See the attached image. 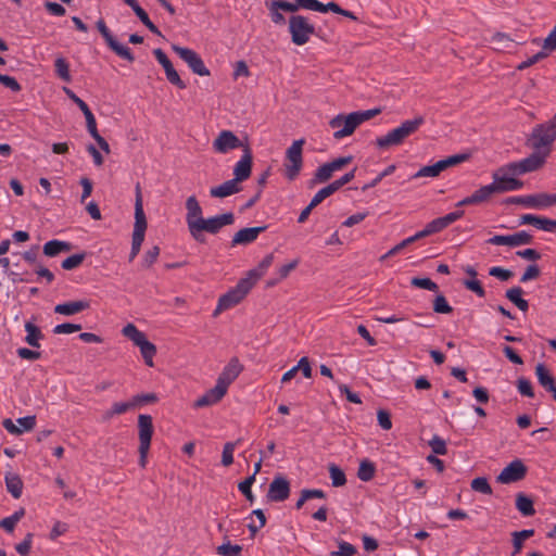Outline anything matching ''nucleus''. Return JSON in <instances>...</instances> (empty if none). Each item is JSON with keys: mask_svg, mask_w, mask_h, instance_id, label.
I'll return each instance as SVG.
<instances>
[{"mask_svg": "<svg viewBox=\"0 0 556 556\" xmlns=\"http://www.w3.org/2000/svg\"><path fill=\"white\" fill-rule=\"evenodd\" d=\"M186 223L189 233L199 243L206 242L204 232L216 235L223 227L232 225L235 222V216L231 212L204 218L203 210L195 195H190L186 200Z\"/></svg>", "mask_w": 556, "mask_h": 556, "instance_id": "f257e3e1", "label": "nucleus"}, {"mask_svg": "<svg viewBox=\"0 0 556 556\" xmlns=\"http://www.w3.org/2000/svg\"><path fill=\"white\" fill-rule=\"evenodd\" d=\"M381 112L380 109H371L366 111H356L348 115L339 114L330 119L329 126L336 129L333 138L340 140L351 136L354 130L364 122L375 117Z\"/></svg>", "mask_w": 556, "mask_h": 556, "instance_id": "f03ea898", "label": "nucleus"}, {"mask_svg": "<svg viewBox=\"0 0 556 556\" xmlns=\"http://www.w3.org/2000/svg\"><path fill=\"white\" fill-rule=\"evenodd\" d=\"M556 140V114L546 123L536 125L527 139L526 144L535 152L549 155L552 144Z\"/></svg>", "mask_w": 556, "mask_h": 556, "instance_id": "7ed1b4c3", "label": "nucleus"}, {"mask_svg": "<svg viewBox=\"0 0 556 556\" xmlns=\"http://www.w3.org/2000/svg\"><path fill=\"white\" fill-rule=\"evenodd\" d=\"M425 123L422 116H416L413 119L404 121L399 127L390 130L387 135L376 139V146L379 149H388L393 146H400L410 135L415 134Z\"/></svg>", "mask_w": 556, "mask_h": 556, "instance_id": "20e7f679", "label": "nucleus"}, {"mask_svg": "<svg viewBox=\"0 0 556 556\" xmlns=\"http://www.w3.org/2000/svg\"><path fill=\"white\" fill-rule=\"evenodd\" d=\"M136 200H135V224L134 231L131 238V251L129 254V261H134V258L138 255L141 249V244L144 240L146 230H147V218L143 211L142 203V193L140 184L136 185Z\"/></svg>", "mask_w": 556, "mask_h": 556, "instance_id": "39448f33", "label": "nucleus"}, {"mask_svg": "<svg viewBox=\"0 0 556 556\" xmlns=\"http://www.w3.org/2000/svg\"><path fill=\"white\" fill-rule=\"evenodd\" d=\"M136 200H135V224L134 231L131 238V251L129 254V261H134V258L138 255L141 249V244L144 240L146 230H147V218L143 211L142 203V193L140 184L136 185Z\"/></svg>", "mask_w": 556, "mask_h": 556, "instance_id": "423d86ee", "label": "nucleus"}, {"mask_svg": "<svg viewBox=\"0 0 556 556\" xmlns=\"http://www.w3.org/2000/svg\"><path fill=\"white\" fill-rule=\"evenodd\" d=\"M136 200H135V224L134 231L131 238V251L129 254V261H134V258L138 255L141 249V244L144 240L146 230H147V218L143 211L142 203V193L140 184L136 185Z\"/></svg>", "mask_w": 556, "mask_h": 556, "instance_id": "0eeeda50", "label": "nucleus"}, {"mask_svg": "<svg viewBox=\"0 0 556 556\" xmlns=\"http://www.w3.org/2000/svg\"><path fill=\"white\" fill-rule=\"evenodd\" d=\"M253 288V285L249 279L241 278L235 288L230 289L228 292L223 294L217 303V306L213 313V316H217L224 311H227L237 304H239Z\"/></svg>", "mask_w": 556, "mask_h": 556, "instance_id": "6e6552de", "label": "nucleus"}, {"mask_svg": "<svg viewBox=\"0 0 556 556\" xmlns=\"http://www.w3.org/2000/svg\"><path fill=\"white\" fill-rule=\"evenodd\" d=\"M122 333L140 349V353L144 359V363L152 367L153 357L156 354V348L152 342L148 341L146 334L140 331L134 324H127L122 329Z\"/></svg>", "mask_w": 556, "mask_h": 556, "instance_id": "1a4fd4ad", "label": "nucleus"}, {"mask_svg": "<svg viewBox=\"0 0 556 556\" xmlns=\"http://www.w3.org/2000/svg\"><path fill=\"white\" fill-rule=\"evenodd\" d=\"M154 432L153 419L150 415L141 414L138 416V438L140 455L139 464L143 468L147 464V456L151 445V439Z\"/></svg>", "mask_w": 556, "mask_h": 556, "instance_id": "9d476101", "label": "nucleus"}, {"mask_svg": "<svg viewBox=\"0 0 556 556\" xmlns=\"http://www.w3.org/2000/svg\"><path fill=\"white\" fill-rule=\"evenodd\" d=\"M305 143L304 139H299L293 141V143L287 149L286 152V162L285 166V176L289 180H294L303 166V157L302 150L303 144Z\"/></svg>", "mask_w": 556, "mask_h": 556, "instance_id": "9b49d317", "label": "nucleus"}, {"mask_svg": "<svg viewBox=\"0 0 556 556\" xmlns=\"http://www.w3.org/2000/svg\"><path fill=\"white\" fill-rule=\"evenodd\" d=\"M289 33L291 40L296 46H303L309 41L312 35L315 34V27L305 16L292 15L289 18Z\"/></svg>", "mask_w": 556, "mask_h": 556, "instance_id": "f8f14e48", "label": "nucleus"}, {"mask_svg": "<svg viewBox=\"0 0 556 556\" xmlns=\"http://www.w3.org/2000/svg\"><path fill=\"white\" fill-rule=\"evenodd\" d=\"M546 159V153L533 150L528 157L506 164V169L510 170L513 176L523 175L540 169L545 164Z\"/></svg>", "mask_w": 556, "mask_h": 556, "instance_id": "ddd939ff", "label": "nucleus"}, {"mask_svg": "<svg viewBox=\"0 0 556 556\" xmlns=\"http://www.w3.org/2000/svg\"><path fill=\"white\" fill-rule=\"evenodd\" d=\"M492 178L495 193L516 191L523 187V182L517 179L516 176L510 175V170L506 169V165L493 172Z\"/></svg>", "mask_w": 556, "mask_h": 556, "instance_id": "4468645a", "label": "nucleus"}, {"mask_svg": "<svg viewBox=\"0 0 556 556\" xmlns=\"http://www.w3.org/2000/svg\"><path fill=\"white\" fill-rule=\"evenodd\" d=\"M506 203L521 204L530 208H546L556 204V193H536L520 197H510Z\"/></svg>", "mask_w": 556, "mask_h": 556, "instance_id": "2eb2a0df", "label": "nucleus"}, {"mask_svg": "<svg viewBox=\"0 0 556 556\" xmlns=\"http://www.w3.org/2000/svg\"><path fill=\"white\" fill-rule=\"evenodd\" d=\"M96 26H97V29L99 30V33L101 34V36L103 37V39L105 40L108 47L116 55H118L119 58H122L130 63L135 61V56H134L131 50L128 47L119 43L115 39V37L111 33V30L108 28L103 18L98 20L96 23Z\"/></svg>", "mask_w": 556, "mask_h": 556, "instance_id": "dca6fc26", "label": "nucleus"}, {"mask_svg": "<svg viewBox=\"0 0 556 556\" xmlns=\"http://www.w3.org/2000/svg\"><path fill=\"white\" fill-rule=\"evenodd\" d=\"M172 49L184 60L190 70L199 76H210V70L205 66L201 56L192 49L173 45Z\"/></svg>", "mask_w": 556, "mask_h": 556, "instance_id": "f3484780", "label": "nucleus"}, {"mask_svg": "<svg viewBox=\"0 0 556 556\" xmlns=\"http://www.w3.org/2000/svg\"><path fill=\"white\" fill-rule=\"evenodd\" d=\"M528 468L521 459H515L509 463L496 477V481L503 484H509L521 481L527 475Z\"/></svg>", "mask_w": 556, "mask_h": 556, "instance_id": "a211bd4d", "label": "nucleus"}, {"mask_svg": "<svg viewBox=\"0 0 556 556\" xmlns=\"http://www.w3.org/2000/svg\"><path fill=\"white\" fill-rule=\"evenodd\" d=\"M290 492L289 480L281 475H277L269 483L266 497L269 502L279 503L286 501L290 496Z\"/></svg>", "mask_w": 556, "mask_h": 556, "instance_id": "6ab92c4d", "label": "nucleus"}, {"mask_svg": "<svg viewBox=\"0 0 556 556\" xmlns=\"http://www.w3.org/2000/svg\"><path fill=\"white\" fill-rule=\"evenodd\" d=\"M533 241V237L525 231H518L513 235H496L492 238L488 239L489 244L494 245H508V247H520L523 244H531Z\"/></svg>", "mask_w": 556, "mask_h": 556, "instance_id": "aec40b11", "label": "nucleus"}, {"mask_svg": "<svg viewBox=\"0 0 556 556\" xmlns=\"http://www.w3.org/2000/svg\"><path fill=\"white\" fill-rule=\"evenodd\" d=\"M245 146L231 130H222L213 141V149L222 154Z\"/></svg>", "mask_w": 556, "mask_h": 556, "instance_id": "412c9836", "label": "nucleus"}, {"mask_svg": "<svg viewBox=\"0 0 556 556\" xmlns=\"http://www.w3.org/2000/svg\"><path fill=\"white\" fill-rule=\"evenodd\" d=\"M243 370V365L237 357H232L223 368L216 382L228 390L229 386L237 379Z\"/></svg>", "mask_w": 556, "mask_h": 556, "instance_id": "4be33fe9", "label": "nucleus"}, {"mask_svg": "<svg viewBox=\"0 0 556 556\" xmlns=\"http://www.w3.org/2000/svg\"><path fill=\"white\" fill-rule=\"evenodd\" d=\"M252 161L253 156L251 149L249 146H245L243 149V155L233 167V179L239 184L247 180L251 176Z\"/></svg>", "mask_w": 556, "mask_h": 556, "instance_id": "5701e85b", "label": "nucleus"}, {"mask_svg": "<svg viewBox=\"0 0 556 556\" xmlns=\"http://www.w3.org/2000/svg\"><path fill=\"white\" fill-rule=\"evenodd\" d=\"M267 229V226L248 227L242 228L235 233L231 240V245L249 244L254 242L257 237Z\"/></svg>", "mask_w": 556, "mask_h": 556, "instance_id": "b1692460", "label": "nucleus"}, {"mask_svg": "<svg viewBox=\"0 0 556 556\" xmlns=\"http://www.w3.org/2000/svg\"><path fill=\"white\" fill-rule=\"evenodd\" d=\"M227 393V389L216 382L215 387L207 390L194 402V407L201 408L218 403Z\"/></svg>", "mask_w": 556, "mask_h": 556, "instance_id": "393cba45", "label": "nucleus"}, {"mask_svg": "<svg viewBox=\"0 0 556 556\" xmlns=\"http://www.w3.org/2000/svg\"><path fill=\"white\" fill-rule=\"evenodd\" d=\"M89 307L90 301L88 300L71 301L55 305L54 313L65 316H72L85 309H88Z\"/></svg>", "mask_w": 556, "mask_h": 556, "instance_id": "a878e982", "label": "nucleus"}, {"mask_svg": "<svg viewBox=\"0 0 556 556\" xmlns=\"http://www.w3.org/2000/svg\"><path fill=\"white\" fill-rule=\"evenodd\" d=\"M241 191V187L237 180L229 179L223 182L219 186L213 187L210 190V194L212 198H226L232 194H236Z\"/></svg>", "mask_w": 556, "mask_h": 556, "instance_id": "bb28decb", "label": "nucleus"}, {"mask_svg": "<svg viewBox=\"0 0 556 556\" xmlns=\"http://www.w3.org/2000/svg\"><path fill=\"white\" fill-rule=\"evenodd\" d=\"M535 375L538 377L539 383L548 392L553 394V397H556V386L555 379L549 374L544 364H538L535 367Z\"/></svg>", "mask_w": 556, "mask_h": 556, "instance_id": "cd10ccee", "label": "nucleus"}, {"mask_svg": "<svg viewBox=\"0 0 556 556\" xmlns=\"http://www.w3.org/2000/svg\"><path fill=\"white\" fill-rule=\"evenodd\" d=\"M129 5L141 23L154 35L161 36L160 29L152 23L148 13L139 5L137 0H123Z\"/></svg>", "mask_w": 556, "mask_h": 556, "instance_id": "c85d7f7f", "label": "nucleus"}, {"mask_svg": "<svg viewBox=\"0 0 556 556\" xmlns=\"http://www.w3.org/2000/svg\"><path fill=\"white\" fill-rule=\"evenodd\" d=\"M72 248L73 245L70 242L54 239L43 244L42 252L48 257H55L61 253L70 252Z\"/></svg>", "mask_w": 556, "mask_h": 556, "instance_id": "c756f323", "label": "nucleus"}, {"mask_svg": "<svg viewBox=\"0 0 556 556\" xmlns=\"http://www.w3.org/2000/svg\"><path fill=\"white\" fill-rule=\"evenodd\" d=\"M274 262V254H267L258 264L256 268H253L247 273L245 278L254 286L256 281L267 271Z\"/></svg>", "mask_w": 556, "mask_h": 556, "instance_id": "7c9ffc66", "label": "nucleus"}, {"mask_svg": "<svg viewBox=\"0 0 556 556\" xmlns=\"http://www.w3.org/2000/svg\"><path fill=\"white\" fill-rule=\"evenodd\" d=\"M523 290L520 287H513L508 289L505 296L514 303L521 312H527L529 303L522 298Z\"/></svg>", "mask_w": 556, "mask_h": 556, "instance_id": "2f4dec72", "label": "nucleus"}, {"mask_svg": "<svg viewBox=\"0 0 556 556\" xmlns=\"http://www.w3.org/2000/svg\"><path fill=\"white\" fill-rule=\"evenodd\" d=\"M5 485L9 493L14 498H20L23 491V481L16 473L5 475Z\"/></svg>", "mask_w": 556, "mask_h": 556, "instance_id": "473e14b6", "label": "nucleus"}, {"mask_svg": "<svg viewBox=\"0 0 556 556\" xmlns=\"http://www.w3.org/2000/svg\"><path fill=\"white\" fill-rule=\"evenodd\" d=\"M516 508L526 517L533 516L535 514L533 501L523 493H518L516 495Z\"/></svg>", "mask_w": 556, "mask_h": 556, "instance_id": "72a5a7b5", "label": "nucleus"}, {"mask_svg": "<svg viewBox=\"0 0 556 556\" xmlns=\"http://www.w3.org/2000/svg\"><path fill=\"white\" fill-rule=\"evenodd\" d=\"M551 218L525 214L520 217V225H532L540 230L546 231L548 229Z\"/></svg>", "mask_w": 556, "mask_h": 556, "instance_id": "f704fd0d", "label": "nucleus"}, {"mask_svg": "<svg viewBox=\"0 0 556 556\" xmlns=\"http://www.w3.org/2000/svg\"><path fill=\"white\" fill-rule=\"evenodd\" d=\"M25 330L27 332L25 342L33 348H39V340L43 338L41 330L30 321L25 324Z\"/></svg>", "mask_w": 556, "mask_h": 556, "instance_id": "c9c22d12", "label": "nucleus"}, {"mask_svg": "<svg viewBox=\"0 0 556 556\" xmlns=\"http://www.w3.org/2000/svg\"><path fill=\"white\" fill-rule=\"evenodd\" d=\"M493 194H496L495 188H494L493 184H490L486 186H482L478 190H476L471 194V198H472L475 205H478V204L488 202L492 198Z\"/></svg>", "mask_w": 556, "mask_h": 556, "instance_id": "e433bc0d", "label": "nucleus"}, {"mask_svg": "<svg viewBox=\"0 0 556 556\" xmlns=\"http://www.w3.org/2000/svg\"><path fill=\"white\" fill-rule=\"evenodd\" d=\"M444 170L443 164L440 161L432 165H427L421 167L416 174L412 176V179L420 178V177H437Z\"/></svg>", "mask_w": 556, "mask_h": 556, "instance_id": "4c0bfd02", "label": "nucleus"}, {"mask_svg": "<svg viewBox=\"0 0 556 556\" xmlns=\"http://www.w3.org/2000/svg\"><path fill=\"white\" fill-rule=\"evenodd\" d=\"M375 472H376L375 464L368 459H364L359 464L357 477L359 480H362L364 482H368L374 478Z\"/></svg>", "mask_w": 556, "mask_h": 556, "instance_id": "58836bf2", "label": "nucleus"}, {"mask_svg": "<svg viewBox=\"0 0 556 556\" xmlns=\"http://www.w3.org/2000/svg\"><path fill=\"white\" fill-rule=\"evenodd\" d=\"M54 68L58 77L63 81L70 83L72 80L70 65L64 58L60 56L54 61Z\"/></svg>", "mask_w": 556, "mask_h": 556, "instance_id": "ea45409f", "label": "nucleus"}, {"mask_svg": "<svg viewBox=\"0 0 556 556\" xmlns=\"http://www.w3.org/2000/svg\"><path fill=\"white\" fill-rule=\"evenodd\" d=\"M333 173V169L328 163L323 164L315 172L312 185L326 182L332 177Z\"/></svg>", "mask_w": 556, "mask_h": 556, "instance_id": "a19ab883", "label": "nucleus"}, {"mask_svg": "<svg viewBox=\"0 0 556 556\" xmlns=\"http://www.w3.org/2000/svg\"><path fill=\"white\" fill-rule=\"evenodd\" d=\"M329 473L333 486H342L346 483V477L343 470L334 464L329 466Z\"/></svg>", "mask_w": 556, "mask_h": 556, "instance_id": "79ce46f5", "label": "nucleus"}, {"mask_svg": "<svg viewBox=\"0 0 556 556\" xmlns=\"http://www.w3.org/2000/svg\"><path fill=\"white\" fill-rule=\"evenodd\" d=\"M130 400L134 408H137L142 407L147 404L155 403L157 401V396L155 393H142L134 395Z\"/></svg>", "mask_w": 556, "mask_h": 556, "instance_id": "37998d69", "label": "nucleus"}, {"mask_svg": "<svg viewBox=\"0 0 556 556\" xmlns=\"http://www.w3.org/2000/svg\"><path fill=\"white\" fill-rule=\"evenodd\" d=\"M86 257V253H77L66 257L61 266L65 270H72L79 267Z\"/></svg>", "mask_w": 556, "mask_h": 556, "instance_id": "c03bdc74", "label": "nucleus"}, {"mask_svg": "<svg viewBox=\"0 0 556 556\" xmlns=\"http://www.w3.org/2000/svg\"><path fill=\"white\" fill-rule=\"evenodd\" d=\"M357 553L356 547L345 541L338 542V549L332 551L330 556H354Z\"/></svg>", "mask_w": 556, "mask_h": 556, "instance_id": "a18cd8bd", "label": "nucleus"}, {"mask_svg": "<svg viewBox=\"0 0 556 556\" xmlns=\"http://www.w3.org/2000/svg\"><path fill=\"white\" fill-rule=\"evenodd\" d=\"M470 486L476 492L486 494V495L492 494V488H491L488 479L484 477L475 478L471 481Z\"/></svg>", "mask_w": 556, "mask_h": 556, "instance_id": "49530a36", "label": "nucleus"}, {"mask_svg": "<svg viewBox=\"0 0 556 556\" xmlns=\"http://www.w3.org/2000/svg\"><path fill=\"white\" fill-rule=\"evenodd\" d=\"M433 311L438 314H451L453 307L447 303L443 294H438L433 301Z\"/></svg>", "mask_w": 556, "mask_h": 556, "instance_id": "de8ad7c7", "label": "nucleus"}, {"mask_svg": "<svg viewBox=\"0 0 556 556\" xmlns=\"http://www.w3.org/2000/svg\"><path fill=\"white\" fill-rule=\"evenodd\" d=\"M429 446L435 455H445L447 453L445 441L437 434L429 441Z\"/></svg>", "mask_w": 556, "mask_h": 556, "instance_id": "09e8293b", "label": "nucleus"}, {"mask_svg": "<svg viewBox=\"0 0 556 556\" xmlns=\"http://www.w3.org/2000/svg\"><path fill=\"white\" fill-rule=\"evenodd\" d=\"M242 551V547L237 544H231L230 542H226L217 547V554L222 556H236L239 555Z\"/></svg>", "mask_w": 556, "mask_h": 556, "instance_id": "8fccbe9b", "label": "nucleus"}, {"mask_svg": "<svg viewBox=\"0 0 556 556\" xmlns=\"http://www.w3.org/2000/svg\"><path fill=\"white\" fill-rule=\"evenodd\" d=\"M236 442H227L223 448L222 464L226 467L233 463V451L236 448Z\"/></svg>", "mask_w": 556, "mask_h": 556, "instance_id": "3c124183", "label": "nucleus"}, {"mask_svg": "<svg viewBox=\"0 0 556 556\" xmlns=\"http://www.w3.org/2000/svg\"><path fill=\"white\" fill-rule=\"evenodd\" d=\"M80 330H81V325L71 324V323L60 324L53 328V332L55 334H68V333H74V332H77Z\"/></svg>", "mask_w": 556, "mask_h": 556, "instance_id": "603ef678", "label": "nucleus"}, {"mask_svg": "<svg viewBox=\"0 0 556 556\" xmlns=\"http://www.w3.org/2000/svg\"><path fill=\"white\" fill-rule=\"evenodd\" d=\"M355 173H356V168H353L349 173L344 174L341 178H339V179L332 181L331 184H329L330 188H332V191L336 192L340 188H342L344 185H346L350 181H352L354 179V177H355Z\"/></svg>", "mask_w": 556, "mask_h": 556, "instance_id": "864d4df0", "label": "nucleus"}, {"mask_svg": "<svg viewBox=\"0 0 556 556\" xmlns=\"http://www.w3.org/2000/svg\"><path fill=\"white\" fill-rule=\"evenodd\" d=\"M165 75H166L167 80L170 84H173L174 86H176L177 88L185 89L187 87L186 84L184 83V80H181V78L179 77V75H178L177 71L174 68V66H170L167 70H165Z\"/></svg>", "mask_w": 556, "mask_h": 556, "instance_id": "5fc2aeb1", "label": "nucleus"}, {"mask_svg": "<svg viewBox=\"0 0 556 556\" xmlns=\"http://www.w3.org/2000/svg\"><path fill=\"white\" fill-rule=\"evenodd\" d=\"M410 283L414 287L426 289V290H429V291H437L438 290V285L435 282H433L429 278H418V277H415V278L412 279Z\"/></svg>", "mask_w": 556, "mask_h": 556, "instance_id": "6e6d98bb", "label": "nucleus"}, {"mask_svg": "<svg viewBox=\"0 0 556 556\" xmlns=\"http://www.w3.org/2000/svg\"><path fill=\"white\" fill-rule=\"evenodd\" d=\"M468 159H469V154H454L444 160H441V162H442L443 168L445 170L452 166H456V165L467 161Z\"/></svg>", "mask_w": 556, "mask_h": 556, "instance_id": "4d7b16f0", "label": "nucleus"}, {"mask_svg": "<svg viewBox=\"0 0 556 556\" xmlns=\"http://www.w3.org/2000/svg\"><path fill=\"white\" fill-rule=\"evenodd\" d=\"M160 255V248L157 245H153L149 249L143 256V266L149 268L151 267L157 260Z\"/></svg>", "mask_w": 556, "mask_h": 556, "instance_id": "13d9d810", "label": "nucleus"}, {"mask_svg": "<svg viewBox=\"0 0 556 556\" xmlns=\"http://www.w3.org/2000/svg\"><path fill=\"white\" fill-rule=\"evenodd\" d=\"M252 515L257 518L258 525L256 526L254 523H250L248 528L252 534H255L261 528H263L266 525V517L262 509H254L252 511Z\"/></svg>", "mask_w": 556, "mask_h": 556, "instance_id": "bf43d9fd", "label": "nucleus"}, {"mask_svg": "<svg viewBox=\"0 0 556 556\" xmlns=\"http://www.w3.org/2000/svg\"><path fill=\"white\" fill-rule=\"evenodd\" d=\"M517 388L521 395L533 397L534 392L531 382L526 378H519L517 380Z\"/></svg>", "mask_w": 556, "mask_h": 556, "instance_id": "052dcab7", "label": "nucleus"}, {"mask_svg": "<svg viewBox=\"0 0 556 556\" xmlns=\"http://www.w3.org/2000/svg\"><path fill=\"white\" fill-rule=\"evenodd\" d=\"M31 543L33 533H27L25 539L15 546V549L21 556H27L30 552Z\"/></svg>", "mask_w": 556, "mask_h": 556, "instance_id": "680f3d73", "label": "nucleus"}, {"mask_svg": "<svg viewBox=\"0 0 556 556\" xmlns=\"http://www.w3.org/2000/svg\"><path fill=\"white\" fill-rule=\"evenodd\" d=\"M0 84L14 92H18L22 90V86L18 84V81L14 77L9 75L0 74Z\"/></svg>", "mask_w": 556, "mask_h": 556, "instance_id": "e2e57ef3", "label": "nucleus"}, {"mask_svg": "<svg viewBox=\"0 0 556 556\" xmlns=\"http://www.w3.org/2000/svg\"><path fill=\"white\" fill-rule=\"evenodd\" d=\"M547 56V53L544 51V49L542 51H539L536 54L532 55L531 58H529L528 60L521 62L518 66H517V70L519 71H523L528 67H530L531 65L538 63L539 61L545 59Z\"/></svg>", "mask_w": 556, "mask_h": 556, "instance_id": "0e129e2a", "label": "nucleus"}, {"mask_svg": "<svg viewBox=\"0 0 556 556\" xmlns=\"http://www.w3.org/2000/svg\"><path fill=\"white\" fill-rule=\"evenodd\" d=\"M334 192L332 191V188L330 186H326L321 188L319 191L316 192V194L311 200V203L316 207L318 204H320L326 198L330 197Z\"/></svg>", "mask_w": 556, "mask_h": 556, "instance_id": "69168bd1", "label": "nucleus"}, {"mask_svg": "<svg viewBox=\"0 0 556 556\" xmlns=\"http://www.w3.org/2000/svg\"><path fill=\"white\" fill-rule=\"evenodd\" d=\"M38 251H39V245H33L29 250L25 251L23 254H22V257L25 262H27L28 264L30 265H34L35 268L37 267V265H40L38 262H37V258H38Z\"/></svg>", "mask_w": 556, "mask_h": 556, "instance_id": "338daca9", "label": "nucleus"}, {"mask_svg": "<svg viewBox=\"0 0 556 556\" xmlns=\"http://www.w3.org/2000/svg\"><path fill=\"white\" fill-rule=\"evenodd\" d=\"M16 422L18 425L17 427H20L23 430V432L30 431L36 426V416L29 415V416L21 417L16 420Z\"/></svg>", "mask_w": 556, "mask_h": 556, "instance_id": "774afa93", "label": "nucleus"}]
</instances>
